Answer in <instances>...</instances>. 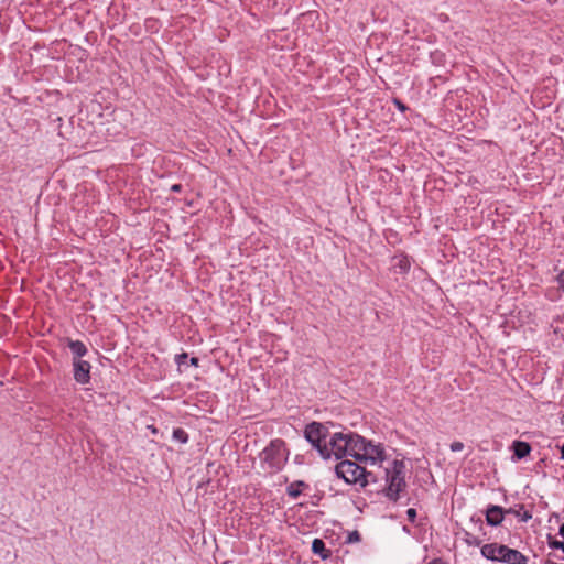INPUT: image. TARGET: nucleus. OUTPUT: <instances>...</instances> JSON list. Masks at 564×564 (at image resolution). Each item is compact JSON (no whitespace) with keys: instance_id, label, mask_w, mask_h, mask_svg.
Masks as SVG:
<instances>
[{"instance_id":"15","label":"nucleus","mask_w":564,"mask_h":564,"mask_svg":"<svg viewBox=\"0 0 564 564\" xmlns=\"http://www.w3.org/2000/svg\"><path fill=\"white\" fill-rule=\"evenodd\" d=\"M303 485L302 481H299V482H294V484H291L289 487H288V495L292 498H297L300 495H301V489L300 487Z\"/></svg>"},{"instance_id":"4","label":"nucleus","mask_w":564,"mask_h":564,"mask_svg":"<svg viewBox=\"0 0 564 564\" xmlns=\"http://www.w3.org/2000/svg\"><path fill=\"white\" fill-rule=\"evenodd\" d=\"M336 474L343 478L347 484H359L360 486L367 485V474L364 467L351 460H343L336 466Z\"/></svg>"},{"instance_id":"27","label":"nucleus","mask_w":564,"mask_h":564,"mask_svg":"<svg viewBox=\"0 0 564 564\" xmlns=\"http://www.w3.org/2000/svg\"><path fill=\"white\" fill-rule=\"evenodd\" d=\"M558 533L564 538V523L560 527Z\"/></svg>"},{"instance_id":"14","label":"nucleus","mask_w":564,"mask_h":564,"mask_svg":"<svg viewBox=\"0 0 564 564\" xmlns=\"http://www.w3.org/2000/svg\"><path fill=\"white\" fill-rule=\"evenodd\" d=\"M514 456L521 459L530 454L531 447L528 443L516 441L513 443Z\"/></svg>"},{"instance_id":"7","label":"nucleus","mask_w":564,"mask_h":564,"mask_svg":"<svg viewBox=\"0 0 564 564\" xmlns=\"http://www.w3.org/2000/svg\"><path fill=\"white\" fill-rule=\"evenodd\" d=\"M348 453L357 460L362 462V452L365 449L366 440L357 434L349 433Z\"/></svg>"},{"instance_id":"8","label":"nucleus","mask_w":564,"mask_h":564,"mask_svg":"<svg viewBox=\"0 0 564 564\" xmlns=\"http://www.w3.org/2000/svg\"><path fill=\"white\" fill-rule=\"evenodd\" d=\"M383 459V448L380 444H372L366 441L365 449L362 452V462L376 463Z\"/></svg>"},{"instance_id":"22","label":"nucleus","mask_w":564,"mask_h":564,"mask_svg":"<svg viewBox=\"0 0 564 564\" xmlns=\"http://www.w3.org/2000/svg\"><path fill=\"white\" fill-rule=\"evenodd\" d=\"M187 359V354H181L176 356V362L178 366H182L185 364V360Z\"/></svg>"},{"instance_id":"17","label":"nucleus","mask_w":564,"mask_h":564,"mask_svg":"<svg viewBox=\"0 0 564 564\" xmlns=\"http://www.w3.org/2000/svg\"><path fill=\"white\" fill-rule=\"evenodd\" d=\"M397 260H398V263L395 265H398L402 272H406L410 268V262H409L408 258L400 257V258H397Z\"/></svg>"},{"instance_id":"28","label":"nucleus","mask_w":564,"mask_h":564,"mask_svg":"<svg viewBox=\"0 0 564 564\" xmlns=\"http://www.w3.org/2000/svg\"><path fill=\"white\" fill-rule=\"evenodd\" d=\"M429 564H442V562H441V560H434V561H432V562H431V563H429Z\"/></svg>"},{"instance_id":"19","label":"nucleus","mask_w":564,"mask_h":564,"mask_svg":"<svg viewBox=\"0 0 564 564\" xmlns=\"http://www.w3.org/2000/svg\"><path fill=\"white\" fill-rule=\"evenodd\" d=\"M464 447H465V446H464V443H462V442H459V441H457V442H453V443L451 444V449H452L453 452H460V451H463V449H464Z\"/></svg>"},{"instance_id":"9","label":"nucleus","mask_w":564,"mask_h":564,"mask_svg":"<svg viewBox=\"0 0 564 564\" xmlns=\"http://www.w3.org/2000/svg\"><path fill=\"white\" fill-rule=\"evenodd\" d=\"M502 550H505V545L496 543L485 544L481 547V554L488 560L502 562L505 554Z\"/></svg>"},{"instance_id":"23","label":"nucleus","mask_w":564,"mask_h":564,"mask_svg":"<svg viewBox=\"0 0 564 564\" xmlns=\"http://www.w3.org/2000/svg\"><path fill=\"white\" fill-rule=\"evenodd\" d=\"M532 518V514L529 512V511H524L523 514L521 516V520L522 521H528Z\"/></svg>"},{"instance_id":"18","label":"nucleus","mask_w":564,"mask_h":564,"mask_svg":"<svg viewBox=\"0 0 564 564\" xmlns=\"http://www.w3.org/2000/svg\"><path fill=\"white\" fill-rule=\"evenodd\" d=\"M549 546L551 549H558L562 550L564 553V542L553 539L549 535Z\"/></svg>"},{"instance_id":"2","label":"nucleus","mask_w":564,"mask_h":564,"mask_svg":"<svg viewBox=\"0 0 564 564\" xmlns=\"http://www.w3.org/2000/svg\"><path fill=\"white\" fill-rule=\"evenodd\" d=\"M386 495L390 500L397 501L399 494L405 488V465L403 460H394L391 468L386 469Z\"/></svg>"},{"instance_id":"12","label":"nucleus","mask_w":564,"mask_h":564,"mask_svg":"<svg viewBox=\"0 0 564 564\" xmlns=\"http://www.w3.org/2000/svg\"><path fill=\"white\" fill-rule=\"evenodd\" d=\"M68 347L73 354L74 359H82L83 356L87 354L86 346L79 340H68Z\"/></svg>"},{"instance_id":"1","label":"nucleus","mask_w":564,"mask_h":564,"mask_svg":"<svg viewBox=\"0 0 564 564\" xmlns=\"http://www.w3.org/2000/svg\"><path fill=\"white\" fill-rule=\"evenodd\" d=\"M260 459L271 471L280 470L288 460V451L284 441L276 438L261 452Z\"/></svg>"},{"instance_id":"6","label":"nucleus","mask_w":564,"mask_h":564,"mask_svg":"<svg viewBox=\"0 0 564 564\" xmlns=\"http://www.w3.org/2000/svg\"><path fill=\"white\" fill-rule=\"evenodd\" d=\"M74 379L80 384H86L90 380V365L86 360L74 359Z\"/></svg>"},{"instance_id":"13","label":"nucleus","mask_w":564,"mask_h":564,"mask_svg":"<svg viewBox=\"0 0 564 564\" xmlns=\"http://www.w3.org/2000/svg\"><path fill=\"white\" fill-rule=\"evenodd\" d=\"M312 551L314 554L319 555L323 560L330 556V551L326 549L324 541L321 539L313 540Z\"/></svg>"},{"instance_id":"21","label":"nucleus","mask_w":564,"mask_h":564,"mask_svg":"<svg viewBox=\"0 0 564 564\" xmlns=\"http://www.w3.org/2000/svg\"><path fill=\"white\" fill-rule=\"evenodd\" d=\"M406 516H408V519H409L411 522H414V521H415V518H416V511H415V509H413V508L408 509V511H406Z\"/></svg>"},{"instance_id":"26","label":"nucleus","mask_w":564,"mask_h":564,"mask_svg":"<svg viewBox=\"0 0 564 564\" xmlns=\"http://www.w3.org/2000/svg\"><path fill=\"white\" fill-rule=\"evenodd\" d=\"M191 364L194 365V366H197L198 358H196V357L191 358Z\"/></svg>"},{"instance_id":"29","label":"nucleus","mask_w":564,"mask_h":564,"mask_svg":"<svg viewBox=\"0 0 564 564\" xmlns=\"http://www.w3.org/2000/svg\"><path fill=\"white\" fill-rule=\"evenodd\" d=\"M561 424L564 425V415L561 417Z\"/></svg>"},{"instance_id":"24","label":"nucleus","mask_w":564,"mask_h":564,"mask_svg":"<svg viewBox=\"0 0 564 564\" xmlns=\"http://www.w3.org/2000/svg\"><path fill=\"white\" fill-rule=\"evenodd\" d=\"M394 104L401 111H404L406 109V107L398 99L394 100Z\"/></svg>"},{"instance_id":"20","label":"nucleus","mask_w":564,"mask_h":564,"mask_svg":"<svg viewBox=\"0 0 564 564\" xmlns=\"http://www.w3.org/2000/svg\"><path fill=\"white\" fill-rule=\"evenodd\" d=\"M359 540H360V534L358 533V531H354V532L349 533V535H348L349 542H358Z\"/></svg>"},{"instance_id":"25","label":"nucleus","mask_w":564,"mask_h":564,"mask_svg":"<svg viewBox=\"0 0 564 564\" xmlns=\"http://www.w3.org/2000/svg\"><path fill=\"white\" fill-rule=\"evenodd\" d=\"M181 188H182L181 184H174V185L171 187V189H172L173 192H180V191H181Z\"/></svg>"},{"instance_id":"3","label":"nucleus","mask_w":564,"mask_h":564,"mask_svg":"<svg viewBox=\"0 0 564 564\" xmlns=\"http://www.w3.org/2000/svg\"><path fill=\"white\" fill-rule=\"evenodd\" d=\"M327 436L328 429L322 423L312 422L305 429V438L317 448L323 458H329Z\"/></svg>"},{"instance_id":"10","label":"nucleus","mask_w":564,"mask_h":564,"mask_svg":"<svg viewBox=\"0 0 564 564\" xmlns=\"http://www.w3.org/2000/svg\"><path fill=\"white\" fill-rule=\"evenodd\" d=\"M503 563L507 564H528V558L518 550L509 549L505 545Z\"/></svg>"},{"instance_id":"5","label":"nucleus","mask_w":564,"mask_h":564,"mask_svg":"<svg viewBox=\"0 0 564 564\" xmlns=\"http://www.w3.org/2000/svg\"><path fill=\"white\" fill-rule=\"evenodd\" d=\"M349 433H335L327 441L329 457L333 455L336 459H340L348 453Z\"/></svg>"},{"instance_id":"16","label":"nucleus","mask_w":564,"mask_h":564,"mask_svg":"<svg viewBox=\"0 0 564 564\" xmlns=\"http://www.w3.org/2000/svg\"><path fill=\"white\" fill-rule=\"evenodd\" d=\"M173 438L181 442L186 443L188 440L187 433L182 429H175L173 431Z\"/></svg>"},{"instance_id":"11","label":"nucleus","mask_w":564,"mask_h":564,"mask_svg":"<svg viewBox=\"0 0 564 564\" xmlns=\"http://www.w3.org/2000/svg\"><path fill=\"white\" fill-rule=\"evenodd\" d=\"M487 523L496 527L503 520V509L499 506H490L486 512Z\"/></svg>"}]
</instances>
